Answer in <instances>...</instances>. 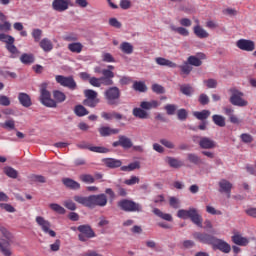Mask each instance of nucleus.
I'll use <instances>...</instances> for the list:
<instances>
[{
    "instance_id": "nucleus-42",
    "label": "nucleus",
    "mask_w": 256,
    "mask_h": 256,
    "mask_svg": "<svg viewBox=\"0 0 256 256\" xmlns=\"http://www.w3.org/2000/svg\"><path fill=\"white\" fill-rule=\"evenodd\" d=\"M74 113L77 115V117H85V115H89L87 108H85L83 105L75 106Z\"/></svg>"
},
{
    "instance_id": "nucleus-17",
    "label": "nucleus",
    "mask_w": 256,
    "mask_h": 256,
    "mask_svg": "<svg viewBox=\"0 0 256 256\" xmlns=\"http://www.w3.org/2000/svg\"><path fill=\"white\" fill-rule=\"evenodd\" d=\"M198 145L201 149H215L217 142L209 137H200Z\"/></svg>"
},
{
    "instance_id": "nucleus-58",
    "label": "nucleus",
    "mask_w": 256,
    "mask_h": 256,
    "mask_svg": "<svg viewBox=\"0 0 256 256\" xmlns=\"http://www.w3.org/2000/svg\"><path fill=\"white\" fill-rule=\"evenodd\" d=\"M84 95L86 99H98L97 92L95 90H91V89L85 90Z\"/></svg>"
},
{
    "instance_id": "nucleus-46",
    "label": "nucleus",
    "mask_w": 256,
    "mask_h": 256,
    "mask_svg": "<svg viewBox=\"0 0 256 256\" xmlns=\"http://www.w3.org/2000/svg\"><path fill=\"white\" fill-rule=\"evenodd\" d=\"M80 181L82 183H87L88 185H91V183H95V177L91 174H82L79 176Z\"/></svg>"
},
{
    "instance_id": "nucleus-60",
    "label": "nucleus",
    "mask_w": 256,
    "mask_h": 256,
    "mask_svg": "<svg viewBox=\"0 0 256 256\" xmlns=\"http://www.w3.org/2000/svg\"><path fill=\"white\" fill-rule=\"evenodd\" d=\"M111 87L113 85V78L100 77V86Z\"/></svg>"
},
{
    "instance_id": "nucleus-5",
    "label": "nucleus",
    "mask_w": 256,
    "mask_h": 256,
    "mask_svg": "<svg viewBox=\"0 0 256 256\" xmlns=\"http://www.w3.org/2000/svg\"><path fill=\"white\" fill-rule=\"evenodd\" d=\"M229 93H231L229 99L231 105L235 107H247V105H249V102L243 98L245 94L237 88H230Z\"/></svg>"
},
{
    "instance_id": "nucleus-55",
    "label": "nucleus",
    "mask_w": 256,
    "mask_h": 256,
    "mask_svg": "<svg viewBox=\"0 0 256 256\" xmlns=\"http://www.w3.org/2000/svg\"><path fill=\"white\" fill-rule=\"evenodd\" d=\"M160 143H161V145L166 147V149H175V144L168 139H165V138L160 139Z\"/></svg>"
},
{
    "instance_id": "nucleus-19",
    "label": "nucleus",
    "mask_w": 256,
    "mask_h": 256,
    "mask_svg": "<svg viewBox=\"0 0 256 256\" xmlns=\"http://www.w3.org/2000/svg\"><path fill=\"white\" fill-rule=\"evenodd\" d=\"M101 137H109L111 135H118V133L120 132L119 129L117 128H111L109 126H102L98 129Z\"/></svg>"
},
{
    "instance_id": "nucleus-26",
    "label": "nucleus",
    "mask_w": 256,
    "mask_h": 256,
    "mask_svg": "<svg viewBox=\"0 0 256 256\" xmlns=\"http://www.w3.org/2000/svg\"><path fill=\"white\" fill-rule=\"evenodd\" d=\"M18 101L22 107H31V97L27 93H19Z\"/></svg>"
},
{
    "instance_id": "nucleus-7",
    "label": "nucleus",
    "mask_w": 256,
    "mask_h": 256,
    "mask_svg": "<svg viewBox=\"0 0 256 256\" xmlns=\"http://www.w3.org/2000/svg\"><path fill=\"white\" fill-rule=\"evenodd\" d=\"M40 103L45 107H57V102L51 99V92L47 90V83H42L40 86Z\"/></svg>"
},
{
    "instance_id": "nucleus-18",
    "label": "nucleus",
    "mask_w": 256,
    "mask_h": 256,
    "mask_svg": "<svg viewBox=\"0 0 256 256\" xmlns=\"http://www.w3.org/2000/svg\"><path fill=\"white\" fill-rule=\"evenodd\" d=\"M102 163L109 169H117L123 165L121 160L115 158H104L102 159Z\"/></svg>"
},
{
    "instance_id": "nucleus-31",
    "label": "nucleus",
    "mask_w": 256,
    "mask_h": 256,
    "mask_svg": "<svg viewBox=\"0 0 256 256\" xmlns=\"http://www.w3.org/2000/svg\"><path fill=\"white\" fill-rule=\"evenodd\" d=\"M118 139H120L121 147H123V149H131V147H133V141H131V138L125 135H120Z\"/></svg>"
},
{
    "instance_id": "nucleus-13",
    "label": "nucleus",
    "mask_w": 256,
    "mask_h": 256,
    "mask_svg": "<svg viewBox=\"0 0 256 256\" xmlns=\"http://www.w3.org/2000/svg\"><path fill=\"white\" fill-rule=\"evenodd\" d=\"M236 47L241 51L251 53V51H255V42L253 40L240 39L236 42Z\"/></svg>"
},
{
    "instance_id": "nucleus-15",
    "label": "nucleus",
    "mask_w": 256,
    "mask_h": 256,
    "mask_svg": "<svg viewBox=\"0 0 256 256\" xmlns=\"http://www.w3.org/2000/svg\"><path fill=\"white\" fill-rule=\"evenodd\" d=\"M219 186V193H225L227 195V198H231V189H233V183H231L227 179H221L218 182Z\"/></svg>"
},
{
    "instance_id": "nucleus-32",
    "label": "nucleus",
    "mask_w": 256,
    "mask_h": 256,
    "mask_svg": "<svg viewBox=\"0 0 256 256\" xmlns=\"http://www.w3.org/2000/svg\"><path fill=\"white\" fill-rule=\"evenodd\" d=\"M62 181L65 187H68L69 189H81V184L71 178H64Z\"/></svg>"
},
{
    "instance_id": "nucleus-22",
    "label": "nucleus",
    "mask_w": 256,
    "mask_h": 256,
    "mask_svg": "<svg viewBox=\"0 0 256 256\" xmlns=\"http://www.w3.org/2000/svg\"><path fill=\"white\" fill-rule=\"evenodd\" d=\"M160 105H161V102L157 100L142 101L140 103V107L145 111H151V109H157V107H160Z\"/></svg>"
},
{
    "instance_id": "nucleus-10",
    "label": "nucleus",
    "mask_w": 256,
    "mask_h": 256,
    "mask_svg": "<svg viewBox=\"0 0 256 256\" xmlns=\"http://www.w3.org/2000/svg\"><path fill=\"white\" fill-rule=\"evenodd\" d=\"M36 223L39 225L43 233L50 237H57V233L51 229V222H49V220H46L43 216H37Z\"/></svg>"
},
{
    "instance_id": "nucleus-28",
    "label": "nucleus",
    "mask_w": 256,
    "mask_h": 256,
    "mask_svg": "<svg viewBox=\"0 0 256 256\" xmlns=\"http://www.w3.org/2000/svg\"><path fill=\"white\" fill-rule=\"evenodd\" d=\"M39 45L45 53H49V51H53V42L49 40V38H43L40 42Z\"/></svg>"
},
{
    "instance_id": "nucleus-14",
    "label": "nucleus",
    "mask_w": 256,
    "mask_h": 256,
    "mask_svg": "<svg viewBox=\"0 0 256 256\" xmlns=\"http://www.w3.org/2000/svg\"><path fill=\"white\" fill-rule=\"evenodd\" d=\"M71 6V0H53L52 9L58 11V13H63L67 11Z\"/></svg>"
},
{
    "instance_id": "nucleus-59",
    "label": "nucleus",
    "mask_w": 256,
    "mask_h": 256,
    "mask_svg": "<svg viewBox=\"0 0 256 256\" xmlns=\"http://www.w3.org/2000/svg\"><path fill=\"white\" fill-rule=\"evenodd\" d=\"M152 91L158 95H163V93H165V88L159 84H153Z\"/></svg>"
},
{
    "instance_id": "nucleus-47",
    "label": "nucleus",
    "mask_w": 256,
    "mask_h": 256,
    "mask_svg": "<svg viewBox=\"0 0 256 256\" xmlns=\"http://www.w3.org/2000/svg\"><path fill=\"white\" fill-rule=\"evenodd\" d=\"M53 97L57 103H63L67 99V96H65V93L56 90L53 92Z\"/></svg>"
},
{
    "instance_id": "nucleus-27",
    "label": "nucleus",
    "mask_w": 256,
    "mask_h": 256,
    "mask_svg": "<svg viewBox=\"0 0 256 256\" xmlns=\"http://www.w3.org/2000/svg\"><path fill=\"white\" fill-rule=\"evenodd\" d=\"M20 61L23 65H33V63H35V55L32 53H24L21 55Z\"/></svg>"
},
{
    "instance_id": "nucleus-29",
    "label": "nucleus",
    "mask_w": 256,
    "mask_h": 256,
    "mask_svg": "<svg viewBox=\"0 0 256 256\" xmlns=\"http://www.w3.org/2000/svg\"><path fill=\"white\" fill-rule=\"evenodd\" d=\"M180 93L186 97H191L195 93V89L190 84H182L180 85Z\"/></svg>"
},
{
    "instance_id": "nucleus-49",
    "label": "nucleus",
    "mask_w": 256,
    "mask_h": 256,
    "mask_svg": "<svg viewBox=\"0 0 256 256\" xmlns=\"http://www.w3.org/2000/svg\"><path fill=\"white\" fill-rule=\"evenodd\" d=\"M98 103H99V98H94V99L86 98L83 101V105H85L86 107H91L92 109L97 107Z\"/></svg>"
},
{
    "instance_id": "nucleus-33",
    "label": "nucleus",
    "mask_w": 256,
    "mask_h": 256,
    "mask_svg": "<svg viewBox=\"0 0 256 256\" xmlns=\"http://www.w3.org/2000/svg\"><path fill=\"white\" fill-rule=\"evenodd\" d=\"M153 213L156 217H160V219H163L164 221H173V216L171 214L163 213L159 208H154Z\"/></svg>"
},
{
    "instance_id": "nucleus-50",
    "label": "nucleus",
    "mask_w": 256,
    "mask_h": 256,
    "mask_svg": "<svg viewBox=\"0 0 256 256\" xmlns=\"http://www.w3.org/2000/svg\"><path fill=\"white\" fill-rule=\"evenodd\" d=\"M187 157L188 161L190 163H193L194 165H199V163H201V158H199L198 155L195 153H188Z\"/></svg>"
},
{
    "instance_id": "nucleus-25",
    "label": "nucleus",
    "mask_w": 256,
    "mask_h": 256,
    "mask_svg": "<svg viewBox=\"0 0 256 256\" xmlns=\"http://www.w3.org/2000/svg\"><path fill=\"white\" fill-rule=\"evenodd\" d=\"M132 114L134 117H137V119H149V112L142 107L134 108Z\"/></svg>"
},
{
    "instance_id": "nucleus-12",
    "label": "nucleus",
    "mask_w": 256,
    "mask_h": 256,
    "mask_svg": "<svg viewBox=\"0 0 256 256\" xmlns=\"http://www.w3.org/2000/svg\"><path fill=\"white\" fill-rule=\"evenodd\" d=\"M213 249H218L222 253H231V245L227 243L223 239H219L217 237L214 238V242H212Z\"/></svg>"
},
{
    "instance_id": "nucleus-52",
    "label": "nucleus",
    "mask_w": 256,
    "mask_h": 256,
    "mask_svg": "<svg viewBox=\"0 0 256 256\" xmlns=\"http://www.w3.org/2000/svg\"><path fill=\"white\" fill-rule=\"evenodd\" d=\"M167 115H175V112L177 111L178 107L175 104H167L164 107Z\"/></svg>"
},
{
    "instance_id": "nucleus-36",
    "label": "nucleus",
    "mask_w": 256,
    "mask_h": 256,
    "mask_svg": "<svg viewBox=\"0 0 256 256\" xmlns=\"http://www.w3.org/2000/svg\"><path fill=\"white\" fill-rule=\"evenodd\" d=\"M135 169H141V163L139 161L132 162L127 166L120 167L121 171L128 172V173L131 171H135Z\"/></svg>"
},
{
    "instance_id": "nucleus-51",
    "label": "nucleus",
    "mask_w": 256,
    "mask_h": 256,
    "mask_svg": "<svg viewBox=\"0 0 256 256\" xmlns=\"http://www.w3.org/2000/svg\"><path fill=\"white\" fill-rule=\"evenodd\" d=\"M102 61L104 63H115V57L109 52L102 53Z\"/></svg>"
},
{
    "instance_id": "nucleus-64",
    "label": "nucleus",
    "mask_w": 256,
    "mask_h": 256,
    "mask_svg": "<svg viewBox=\"0 0 256 256\" xmlns=\"http://www.w3.org/2000/svg\"><path fill=\"white\" fill-rule=\"evenodd\" d=\"M11 29V24L7 21L4 23H0V31H4L5 33L9 32Z\"/></svg>"
},
{
    "instance_id": "nucleus-57",
    "label": "nucleus",
    "mask_w": 256,
    "mask_h": 256,
    "mask_svg": "<svg viewBox=\"0 0 256 256\" xmlns=\"http://www.w3.org/2000/svg\"><path fill=\"white\" fill-rule=\"evenodd\" d=\"M204 83L208 89H217V80H215L213 78L204 80Z\"/></svg>"
},
{
    "instance_id": "nucleus-16",
    "label": "nucleus",
    "mask_w": 256,
    "mask_h": 256,
    "mask_svg": "<svg viewBox=\"0 0 256 256\" xmlns=\"http://www.w3.org/2000/svg\"><path fill=\"white\" fill-rule=\"evenodd\" d=\"M203 59H207V56L205 53L200 52L197 56L188 57L187 62L189 65H193L194 67H201V65H203Z\"/></svg>"
},
{
    "instance_id": "nucleus-2",
    "label": "nucleus",
    "mask_w": 256,
    "mask_h": 256,
    "mask_svg": "<svg viewBox=\"0 0 256 256\" xmlns=\"http://www.w3.org/2000/svg\"><path fill=\"white\" fill-rule=\"evenodd\" d=\"M177 217L179 219H190L194 225H197V227H203V217L201 214H199V210L196 208H189L187 210L180 209L177 212Z\"/></svg>"
},
{
    "instance_id": "nucleus-23",
    "label": "nucleus",
    "mask_w": 256,
    "mask_h": 256,
    "mask_svg": "<svg viewBox=\"0 0 256 256\" xmlns=\"http://www.w3.org/2000/svg\"><path fill=\"white\" fill-rule=\"evenodd\" d=\"M155 62L161 67H170L171 69H175L177 67V64H175V62L163 57H157L155 59Z\"/></svg>"
},
{
    "instance_id": "nucleus-48",
    "label": "nucleus",
    "mask_w": 256,
    "mask_h": 256,
    "mask_svg": "<svg viewBox=\"0 0 256 256\" xmlns=\"http://www.w3.org/2000/svg\"><path fill=\"white\" fill-rule=\"evenodd\" d=\"M50 209H52V211H55V213H59V215H65V208H63V206L57 204V203H52L49 205Z\"/></svg>"
},
{
    "instance_id": "nucleus-21",
    "label": "nucleus",
    "mask_w": 256,
    "mask_h": 256,
    "mask_svg": "<svg viewBox=\"0 0 256 256\" xmlns=\"http://www.w3.org/2000/svg\"><path fill=\"white\" fill-rule=\"evenodd\" d=\"M77 230L81 232V235H85L87 239H93L95 237V232L89 225H80L77 227Z\"/></svg>"
},
{
    "instance_id": "nucleus-30",
    "label": "nucleus",
    "mask_w": 256,
    "mask_h": 256,
    "mask_svg": "<svg viewBox=\"0 0 256 256\" xmlns=\"http://www.w3.org/2000/svg\"><path fill=\"white\" fill-rule=\"evenodd\" d=\"M232 241H233V243H235V245H240L242 247H245V245L249 244V239H247L239 234H235L234 236H232Z\"/></svg>"
},
{
    "instance_id": "nucleus-9",
    "label": "nucleus",
    "mask_w": 256,
    "mask_h": 256,
    "mask_svg": "<svg viewBox=\"0 0 256 256\" xmlns=\"http://www.w3.org/2000/svg\"><path fill=\"white\" fill-rule=\"evenodd\" d=\"M55 79L62 87H67L71 91H75V89H77V82H75L73 76L57 75Z\"/></svg>"
},
{
    "instance_id": "nucleus-45",
    "label": "nucleus",
    "mask_w": 256,
    "mask_h": 256,
    "mask_svg": "<svg viewBox=\"0 0 256 256\" xmlns=\"http://www.w3.org/2000/svg\"><path fill=\"white\" fill-rule=\"evenodd\" d=\"M212 121L215 123L218 127H225V117L219 115V114H214L212 116Z\"/></svg>"
},
{
    "instance_id": "nucleus-20",
    "label": "nucleus",
    "mask_w": 256,
    "mask_h": 256,
    "mask_svg": "<svg viewBox=\"0 0 256 256\" xmlns=\"http://www.w3.org/2000/svg\"><path fill=\"white\" fill-rule=\"evenodd\" d=\"M224 114L229 117L230 123H233L234 125H239L241 123V120L234 114L235 110L231 107H224L223 108Z\"/></svg>"
},
{
    "instance_id": "nucleus-43",
    "label": "nucleus",
    "mask_w": 256,
    "mask_h": 256,
    "mask_svg": "<svg viewBox=\"0 0 256 256\" xmlns=\"http://www.w3.org/2000/svg\"><path fill=\"white\" fill-rule=\"evenodd\" d=\"M4 173L7 177H10V179H17L19 175V172L10 166L4 168Z\"/></svg>"
},
{
    "instance_id": "nucleus-56",
    "label": "nucleus",
    "mask_w": 256,
    "mask_h": 256,
    "mask_svg": "<svg viewBox=\"0 0 256 256\" xmlns=\"http://www.w3.org/2000/svg\"><path fill=\"white\" fill-rule=\"evenodd\" d=\"M63 205L66 207V209H69V211H75V209H77V205L75 202H73V200H66L64 201Z\"/></svg>"
},
{
    "instance_id": "nucleus-62",
    "label": "nucleus",
    "mask_w": 256,
    "mask_h": 256,
    "mask_svg": "<svg viewBox=\"0 0 256 256\" xmlns=\"http://www.w3.org/2000/svg\"><path fill=\"white\" fill-rule=\"evenodd\" d=\"M0 209H5L7 213H15L16 211L13 205L7 203H0Z\"/></svg>"
},
{
    "instance_id": "nucleus-35",
    "label": "nucleus",
    "mask_w": 256,
    "mask_h": 256,
    "mask_svg": "<svg viewBox=\"0 0 256 256\" xmlns=\"http://www.w3.org/2000/svg\"><path fill=\"white\" fill-rule=\"evenodd\" d=\"M193 115L198 119L199 121H205V119H209L211 116V111L209 110H202V111H195L193 112Z\"/></svg>"
},
{
    "instance_id": "nucleus-8",
    "label": "nucleus",
    "mask_w": 256,
    "mask_h": 256,
    "mask_svg": "<svg viewBox=\"0 0 256 256\" xmlns=\"http://www.w3.org/2000/svg\"><path fill=\"white\" fill-rule=\"evenodd\" d=\"M104 96L108 105H119L121 90L117 86L110 87L105 90Z\"/></svg>"
},
{
    "instance_id": "nucleus-4",
    "label": "nucleus",
    "mask_w": 256,
    "mask_h": 256,
    "mask_svg": "<svg viewBox=\"0 0 256 256\" xmlns=\"http://www.w3.org/2000/svg\"><path fill=\"white\" fill-rule=\"evenodd\" d=\"M0 41L2 43H6L5 48L9 53H11V59L17 58L19 55V49H17V46H15V38L11 35L0 33Z\"/></svg>"
},
{
    "instance_id": "nucleus-37",
    "label": "nucleus",
    "mask_w": 256,
    "mask_h": 256,
    "mask_svg": "<svg viewBox=\"0 0 256 256\" xmlns=\"http://www.w3.org/2000/svg\"><path fill=\"white\" fill-rule=\"evenodd\" d=\"M166 162L168 163V165L173 167V169H179L183 167V162L174 157H166Z\"/></svg>"
},
{
    "instance_id": "nucleus-1",
    "label": "nucleus",
    "mask_w": 256,
    "mask_h": 256,
    "mask_svg": "<svg viewBox=\"0 0 256 256\" xmlns=\"http://www.w3.org/2000/svg\"><path fill=\"white\" fill-rule=\"evenodd\" d=\"M74 201L79 203V205L88 207L89 209H95V207H105L107 205V195L96 194L87 197L76 195L74 196Z\"/></svg>"
},
{
    "instance_id": "nucleus-34",
    "label": "nucleus",
    "mask_w": 256,
    "mask_h": 256,
    "mask_svg": "<svg viewBox=\"0 0 256 256\" xmlns=\"http://www.w3.org/2000/svg\"><path fill=\"white\" fill-rule=\"evenodd\" d=\"M171 31L174 33H178V35H182V37H189V30L183 26L177 27L175 25H170Z\"/></svg>"
},
{
    "instance_id": "nucleus-63",
    "label": "nucleus",
    "mask_w": 256,
    "mask_h": 256,
    "mask_svg": "<svg viewBox=\"0 0 256 256\" xmlns=\"http://www.w3.org/2000/svg\"><path fill=\"white\" fill-rule=\"evenodd\" d=\"M169 203L173 209H179V207H181V202L176 197H170Z\"/></svg>"
},
{
    "instance_id": "nucleus-38",
    "label": "nucleus",
    "mask_w": 256,
    "mask_h": 256,
    "mask_svg": "<svg viewBox=\"0 0 256 256\" xmlns=\"http://www.w3.org/2000/svg\"><path fill=\"white\" fill-rule=\"evenodd\" d=\"M68 49L71 51V53H81L83 51V44L81 42H73L68 44Z\"/></svg>"
},
{
    "instance_id": "nucleus-39",
    "label": "nucleus",
    "mask_w": 256,
    "mask_h": 256,
    "mask_svg": "<svg viewBox=\"0 0 256 256\" xmlns=\"http://www.w3.org/2000/svg\"><path fill=\"white\" fill-rule=\"evenodd\" d=\"M119 49L122 53H125V55H131L133 53V46L129 42H122Z\"/></svg>"
},
{
    "instance_id": "nucleus-40",
    "label": "nucleus",
    "mask_w": 256,
    "mask_h": 256,
    "mask_svg": "<svg viewBox=\"0 0 256 256\" xmlns=\"http://www.w3.org/2000/svg\"><path fill=\"white\" fill-rule=\"evenodd\" d=\"M0 127H2V129H6V131H16L15 120H6L5 122L0 123Z\"/></svg>"
},
{
    "instance_id": "nucleus-54",
    "label": "nucleus",
    "mask_w": 256,
    "mask_h": 256,
    "mask_svg": "<svg viewBox=\"0 0 256 256\" xmlns=\"http://www.w3.org/2000/svg\"><path fill=\"white\" fill-rule=\"evenodd\" d=\"M180 69L182 73H184V75H189V73L193 71V67L191 66V64H189V62H185L183 65H181Z\"/></svg>"
},
{
    "instance_id": "nucleus-11",
    "label": "nucleus",
    "mask_w": 256,
    "mask_h": 256,
    "mask_svg": "<svg viewBox=\"0 0 256 256\" xmlns=\"http://www.w3.org/2000/svg\"><path fill=\"white\" fill-rule=\"evenodd\" d=\"M193 238L196 239V241H199V243H203L204 245H213V242L215 241V236L201 232L193 233Z\"/></svg>"
},
{
    "instance_id": "nucleus-24",
    "label": "nucleus",
    "mask_w": 256,
    "mask_h": 256,
    "mask_svg": "<svg viewBox=\"0 0 256 256\" xmlns=\"http://www.w3.org/2000/svg\"><path fill=\"white\" fill-rule=\"evenodd\" d=\"M194 35L198 37V39H207L209 37V32L205 30L201 25L197 24L193 27Z\"/></svg>"
},
{
    "instance_id": "nucleus-6",
    "label": "nucleus",
    "mask_w": 256,
    "mask_h": 256,
    "mask_svg": "<svg viewBox=\"0 0 256 256\" xmlns=\"http://www.w3.org/2000/svg\"><path fill=\"white\" fill-rule=\"evenodd\" d=\"M118 207L126 213H141V211H143V206H141V204L129 199L119 201Z\"/></svg>"
},
{
    "instance_id": "nucleus-41",
    "label": "nucleus",
    "mask_w": 256,
    "mask_h": 256,
    "mask_svg": "<svg viewBox=\"0 0 256 256\" xmlns=\"http://www.w3.org/2000/svg\"><path fill=\"white\" fill-rule=\"evenodd\" d=\"M31 36L35 43H41V37H43V30L39 28L32 29Z\"/></svg>"
},
{
    "instance_id": "nucleus-3",
    "label": "nucleus",
    "mask_w": 256,
    "mask_h": 256,
    "mask_svg": "<svg viewBox=\"0 0 256 256\" xmlns=\"http://www.w3.org/2000/svg\"><path fill=\"white\" fill-rule=\"evenodd\" d=\"M0 232L2 234V239H0V252L4 256H11V239H13V235L10 234L9 230L7 228L0 226Z\"/></svg>"
},
{
    "instance_id": "nucleus-44",
    "label": "nucleus",
    "mask_w": 256,
    "mask_h": 256,
    "mask_svg": "<svg viewBox=\"0 0 256 256\" xmlns=\"http://www.w3.org/2000/svg\"><path fill=\"white\" fill-rule=\"evenodd\" d=\"M133 89L134 91H139V93H145L147 91V85H145V82L135 81L133 83Z\"/></svg>"
},
{
    "instance_id": "nucleus-61",
    "label": "nucleus",
    "mask_w": 256,
    "mask_h": 256,
    "mask_svg": "<svg viewBox=\"0 0 256 256\" xmlns=\"http://www.w3.org/2000/svg\"><path fill=\"white\" fill-rule=\"evenodd\" d=\"M139 181H140L139 177L131 176L130 179L125 180L124 183H125V185L131 186V185L139 184Z\"/></svg>"
},
{
    "instance_id": "nucleus-53",
    "label": "nucleus",
    "mask_w": 256,
    "mask_h": 256,
    "mask_svg": "<svg viewBox=\"0 0 256 256\" xmlns=\"http://www.w3.org/2000/svg\"><path fill=\"white\" fill-rule=\"evenodd\" d=\"M92 153H109V150L103 146H90Z\"/></svg>"
}]
</instances>
